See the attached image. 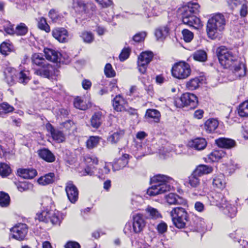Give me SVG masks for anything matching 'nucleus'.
Returning a JSON list of instances; mask_svg holds the SVG:
<instances>
[{
  "mask_svg": "<svg viewBox=\"0 0 248 248\" xmlns=\"http://www.w3.org/2000/svg\"><path fill=\"white\" fill-rule=\"evenodd\" d=\"M211 205H215L219 209L227 202L224 194L220 192H215L208 197Z\"/></svg>",
  "mask_w": 248,
  "mask_h": 248,
  "instance_id": "4468645a",
  "label": "nucleus"
},
{
  "mask_svg": "<svg viewBox=\"0 0 248 248\" xmlns=\"http://www.w3.org/2000/svg\"><path fill=\"white\" fill-rule=\"evenodd\" d=\"M188 145L196 150H203L207 145V142L205 139L197 138L189 141Z\"/></svg>",
  "mask_w": 248,
  "mask_h": 248,
  "instance_id": "6ab92c4d",
  "label": "nucleus"
},
{
  "mask_svg": "<svg viewBox=\"0 0 248 248\" xmlns=\"http://www.w3.org/2000/svg\"><path fill=\"white\" fill-rule=\"evenodd\" d=\"M104 118L105 116L102 112H94L90 120L91 126L95 128H99L104 121Z\"/></svg>",
  "mask_w": 248,
  "mask_h": 248,
  "instance_id": "412c9836",
  "label": "nucleus"
},
{
  "mask_svg": "<svg viewBox=\"0 0 248 248\" xmlns=\"http://www.w3.org/2000/svg\"><path fill=\"white\" fill-rule=\"evenodd\" d=\"M74 105L76 108L83 110L87 109L88 108L86 103L79 96L75 98Z\"/></svg>",
  "mask_w": 248,
  "mask_h": 248,
  "instance_id": "e433bc0d",
  "label": "nucleus"
},
{
  "mask_svg": "<svg viewBox=\"0 0 248 248\" xmlns=\"http://www.w3.org/2000/svg\"><path fill=\"white\" fill-rule=\"evenodd\" d=\"M17 172L20 177L24 179H32L37 175V171L33 169H20Z\"/></svg>",
  "mask_w": 248,
  "mask_h": 248,
  "instance_id": "a878e982",
  "label": "nucleus"
},
{
  "mask_svg": "<svg viewBox=\"0 0 248 248\" xmlns=\"http://www.w3.org/2000/svg\"><path fill=\"white\" fill-rule=\"evenodd\" d=\"M200 5L197 3L189 2L180 9L183 23L194 29H198L201 20L197 16L199 12Z\"/></svg>",
  "mask_w": 248,
  "mask_h": 248,
  "instance_id": "7ed1b4c3",
  "label": "nucleus"
},
{
  "mask_svg": "<svg viewBox=\"0 0 248 248\" xmlns=\"http://www.w3.org/2000/svg\"><path fill=\"white\" fill-rule=\"evenodd\" d=\"M80 36L82 37L84 42L87 43H91L93 40V35L92 32L85 31L82 32Z\"/></svg>",
  "mask_w": 248,
  "mask_h": 248,
  "instance_id": "603ef678",
  "label": "nucleus"
},
{
  "mask_svg": "<svg viewBox=\"0 0 248 248\" xmlns=\"http://www.w3.org/2000/svg\"><path fill=\"white\" fill-rule=\"evenodd\" d=\"M188 184L190 185L191 187L193 188H199L200 186V180L198 178V176L194 175V173L192 174L188 177Z\"/></svg>",
  "mask_w": 248,
  "mask_h": 248,
  "instance_id": "4c0bfd02",
  "label": "nucleus"
},
{
  "mask_svg": "<svg viewBox=\"0 0 248 248\" xmlns=\"http://www.w3.org/2000/svg\"><path fill=\"white\" fill-rule=\"evenodd\" d=\"M193 58L195 60L200 62H204L207 59V55L206 52L203 50H198L196 51L193 55Z\"/></svg>",
  "mask_w": 248,
  "mask_h": 248,
  "instance_id": "79ce46f5",
  "label": "nucleus"
},
{
  "mask_svg": "<svg viewBox=\"0 0 248 248\" xmlns=\"http://www.w3.org/2000/svg\"><path fill=\"white\" fill-rule=\"evenodd\" d=\"M225 156V153L222 150H214L209 155V159L213 162L218 161Z\"/></svg>",
  "mask_w": 248,
  "mask_h": 248,
  "instance_id": "c9c22d12",
  "label": "nucleus"
},
{
  "mask_svg": "<svg viewBox=\"0 0 248 248\" xmlns=\"http://www.w3.org/2000/svg\"><path fill=\"white\" fill-rule=\"evenodd\" d=\"M52 34L54 38L60 43H66L68 41V32L64 28H57L52 31Z\"/></svg>",
  "mask_w": 248,
  "mask_h": 248,
  "instance_id": "2eb2a0df",
  "label": "nucleus"
},
{
  "mask_svg": "<svg viewBox=\"0 0 248 248\" xmlns=\"http://www.w3.org/2000/svg\"><path fill=\"white\" fill-rule=\"evenodd\" d=\"M11 171V169L9 165L5 163H0V175L2 177L8 176Z\"/></svg>",
  "mask_w": 248,
  "mask_h": 248,
  "instance_id": "58836bf2",
  "label": "nucleus"
},
{
  "mask_svg": "<svg viewBox=\"0 0 248 248\" xmlns=\"http://www.w3.org/2000/svg\"><path fill=\"white\" fill-rule=\"evenodd\" d=\"M101 140L99 136H90L86 142L87 148L93 149L96 147Z\"/></svg>",
  "mask_w": 248,
  "mask_h": 248,
  "instance_id": "473e14b6",
  "label": "nucleus"
},
{
  "mask_svg": "<svg viewBox=\"0 0 248 248\" xmlns=\"http://www.w3.org/2000/svg\"><path fill=\"white\" fill-rule=\"evenodd\" d=\"M123 130H119L114 132L108 137V140L111 144L117 143L124 135Z\"/></svg>",
  "mask_w": 248,
  "mask_h": 248,
  "instance_id": "2f4dec72",
  "label": "nucleus"
},
{
  "mask_svg": "<svg viewBox=\"0 0 248 248\" xmlns=\"http://www.w3.org/2000/svg\"><path fill=\"white\" fill-rule=\"evenodd\" d=\"M146 211L152 218L156 219L161 217V215L157 210L151 206H148L146 209Z\"/></svg>",
  "mask_w": 248,
  "mask_h": 248,
  "instance_id": "c03bdc74",
  "label": "nucleus"
},
{
  "mask_svg": "<svg viewBox=\"0 0 248 248\" xmlns=\"http://www.w3.org/2000/svg\"><path fill=\"white\" fill-rule=\"evenodd\" d=\"M217 56L220 64L225 68H229L232 72V80L238 79L244 76L246 68L243 62L237 57L233 55L226 47L221 46L217 50Z\"/></svg>",
  "mask_w": 248,
  "mask_h": 248,
  "instance_id": "f257e3e1",
  "label": "nucleus"
},
{
  "mask_svg": "<svg viewBox=\"0 0 248 248\" xmlns=\"http://www.w3.org/2000/svg\"><path fill=\"white\" fill-rule=\"evenodd\" d=\"M79 244L75 241H69L65 245V248H80Z\"/></svg>",
  "mask_w": 248,
  "mask_h": 248,
  "instance_id": "774afa93",
  "label": "nucleus"
},
{
  "mask_svg": "<svg viewBox=\"0 0 248 248\" xmlns=\"http://www.w3.org/2000/svg\"><path fill=\"white\" fill-rule=\"evenodd\" d=\"M213 170L212 168L205 165H201L197 167L193 171L194 175L198 176L211 173Z\"/></svg>",
  "mask_w": 248,
  "mask_h": 248,
  "instance_id": "c85d7f7f",
  "label": "nucleus"
},
{
  "mask_svg": "<svg viewBox=\"0 0 248 248\" xmlns=\"http://www.w3.org/2000/svg\"><path fill=\"white\" fill-rule=\"evenodd\" d=\"M200 83V78H195L187 82L186 87L190 90H195L199 87Z\"/></svg>",
  "mask_w": 248,
  "mask_h": 248,
  "instance_id": "37998d69",
  "label": "nucleus"
},
{
  "mask_svg": "<svg viewBox=\"0 0 248 248\" xmlns=\"http://www.w3.org/2000/svg\"><path fill=\"white\" fill-rule=\"evenodd\" d=\"M58 180V176L54 172L47 173V185L53 184Z\"/></svg>",
  "mask_w": 248,
  "mask_h": 248,
  "instance_id": "e2e57ef3",
  "label": "nucleus"
},
{
  "mask_svg": "<svg viewBox=\"0 0 248 248\" xmlns=\"http://www.w3.org/2000/svg\"><path fill=\"white\" fill-rule=\"evenodd\" d=\"M182 33L183 39L186 42H190L193 38L194 35L193 32L187 29L183 30Z\"/></svg>",
  "mask_w": 248,
  "mask_h": 248,
  "instance_id": "3c124183",
  "label": "nucleus"
},
{
  "mask_svg": "<svg viewBox=\"0 0 248 248\" xmlns=\"http://www.w3.org/2000/svg\"><path fill=\"white\" fill-rule=\"evenodd\" d=\"M145 117L147 119H153L155 122L157 123L160 120V113L156 109H148L146 111Z\"/></svg>",
  "mask_w": 248,
  "mask_h": 248,
  "instance_id": "72a5a7b5",
  "label": "nucleus"
},
{
  "mask_svg": "<svg viewBox=\"0 0 248 248\" xmlns=\"http://www.w3.org/2000/svg\"><path fill=\"white\" fill-rule=\"evenodd\" d=\"M16 76L17 81L20 83L26 84L30 80L29 72L27 71H21Z\"/></svg>",
  "mask_w": 248,
  "mask_h": 248,
  "instance_id": "f704fd0d",
  "label": "nucleus"
},
{
  "mask_svg": "<svg viewBox=\"0 0 248 248\" xmlns=\"http://www.w3.org/2000/svg\"><path fill=\"white\" fill-rule=\"evenodd\" d=\"M32 63L36 67L34 73L44 78H46V61L41 53H35L31 57Z\"/></svg>",
  "mask_w": 248,
  "mask_h": 248,
  "instance_id": "6e6552de",
  "label": "nucleus"
},
{
  "mask_svg": "<svg viewBox=\"0 0 248 248\" xmlns=\"http://www.w3.org/2000/svg\"><path fill=\"white\" fill-rule=\"evenodd\" d=\"M169 31L167 26L160 27L156 29L155 34L158 40H162L168 35Z\"/></svg>",
  "mask_w": 248,
  "mask_h": 248,
  "instance_id": "c756f323",
  "label": "nucleus"
},
{
  "mask_svg": "<svg viewBox=\"0 0 248 248\" xmlns=\"http://www.w3.org/2000/svg\"><path fill=\"white\" fill-rule=\"evenodd\" d=\"M28 231V226L25 224H18L11 229L12 237L19 241L25 239Z\"/></svg>",
  "mask_w": 248,
  "mask_h": 248,
  "instance_id": "9b49d317",
  "label": "nucleus"
},
{
  "mask_svg": "<svg viewBox=\"0 0 248 248\" xmlns=\"http://www.w3.org/2000/svg\"><path fill=\"white\" fill-rule=\"evenodd\" d=\"M74 4L78 7L81 11L84 12L85 9L86 7V3H85L82 0H74Z\"/></svg>",
  "mask_w": 248,
  "mask_h": 248,
  "instance_id": "0e129e2a",
  "label": "nucleus"
},
{
  "mask_svg": "<svg viewBox=\"0 0 248 248\" xmlns=\"http://www.w3.org/2000/svg\"><path fill=\"white\" fill-rule=\"evenodd\" d=\"M16 34L17 35H24L28 32V28L24 23H21L15 29Z\"/></svg>",
  "mask_w": 248,
  "mask_h": 248,
  "instance_id": "49530a36",
  "label": "nucleus"
},
{
  "mask_svg": "<svg viewBox=\"0 0 248 248\" xmlns=\"http://www.w3.org/2000/svg\"><path fill=\"white\" fill-rule=\"evenodd\" d=\"M132 218V231L135 233L142 232L146 226V221L143 215L137 214L133 215Z\"/></svg>",
  "mask_w": 248,
  "mask_h": 248,
  "instance_id": "f8f14e48",
  "label": "nucleus"
},
{
  "mask_svg": "<svg viewBox=\"0 0 248 248\" xmlns=\"http://www.w3.org/2000/svg\"><path fill=\"white\" fill-rule=\"evenodd\" d=\"M47 214L49 215L50 221L53 225H60L62 220V217L59 211L56 210L55 211H50L47 212Z\"/></svg>",
  "mask_w": 248,
  "mask_h": 248,
  "instance_id": "cd10ccee",
  "label": "nucleus"
},
{
  "mask_svg": "<svg viewBox=\"0 0 248 248\" xmlns=\"http://www.w3.org/2000/svg\"><path fill=\"white\" fill-rule=\"evenodd\" d=\"M46 209L45 207H43V209L41 211L38 212L35 217L36 220H38L39 222H46Z\"/></svg>",
  "mask_w": 248,
  "mask_h": 248,
  "instance_id": "8fccbe9b",
  "label": "nucleus"
},
{
  "mask_svg": "<svg viewBox=\"0 0 248 248\" xmlns=\"http://www.w3.org/2000/svg\"><path fill=\"white\" fill-rule=\"evenodd\" d=\"M112 101L113 108L115 111L123 112L126 110L127 102L120 95L116 96Z\"/></svg>",
  "mask_w": 248,
  "mask_h": 248,
  "instance_id": "dca6fc26",
  "label": "nucleus"
},
{
  "mask_svg": "<svg viewBox=\"0 0 248 248\" xmlns=\"http://www.w3.org/2000/svg\"><path fill=\"white\" fill-rule=\"evenodd\" d=\"M218 121L214 118H210L204 123L203 129L207 133H213L218 126Z\"/></svg>",
  "mask_w": 248,
  "mask_h": 248,
  "instance_id": "aec40b11",
  "label": "nucleus"
},
{
  "mask_svg": "<svg viewBox=\"0 0 248 248\" xmlns=\"http://www.w3.org/2000/svg\"><path fill=\"white\" fill-rule=\"evenodd\" d=\"M38 27L43 31H46V19L44 17L39 18L37 19Z\"/></svg>",
  "mask_w": 248,
  "mask_h": 248,
  "instance_id": "13d9d810",
  "label": "nucleus"
},
{
  "mask_svg": "<svg viewBox=\"0 0 248 248\" xmlns=\"http://www.w3.org/2000/svg\"><path fill=\"white\" fill-rule=\"evenodd\" d=\"M167 202L169 204H180L185 205L186 201L183 198L174 193H170L165 197Z\"/></svg>",
  "mask_w": 248,
  "mask_h": 248,
  "instance_id": "5701e85b",
  "label": "nucleus"
},
{
  "mask_svg": "<svg viewBox=\"0 0 248 248\" xmlns=\"http://www.w3.org/2000/svg\"><path fill=\"white\" fill-rule=\"evenodd\" d=\"M226 25L224 16L220 13L213 15L209 18L206 25L208 36L213 39L217 38L220 32L223 31Z\"/></svg>",
  "mask_w": 248,
  "mask_h": 248,
  "instance_id": "20e7f679",
  "label": "nucleus"
},
{
  "mask_svg": "<svg viewBox=\"0 0 248 248\" xmlns=\"http://www.w3.org/2000/svg\"><path fill=\"white\" fill-rule=\"evenodd\" d=\"M170 216L173 224L179 229L185 228L189 221V216L187 211L180 206L173 208L170 212Z\"/></svg>",
  "mask_w": 248,
  "mask_h": 248,
  "instance_id": "423d86ee",
  "label": "nucleus"
},
{
  "mask_svg": "<svg viewBox=\"0 0 248 248\" xmlns=\"http://www.w3.org/2000/svg\"><path fill=\"white\" fill-rule=\"evenodd\" d=\"M104 72L105 75L108 78L114 77L115 76V72L110 63L106 64L104 68Z\"/></svg>",
  "mask_w": 248,
  "mask_h": 248,
  "instance_id": "864d4df0",
  "label": "nucleus"
},
{
  "mask_svg": "<svg viewBox=\"0 0 248 248\" xmlns=\"http://www.w3.org/2000/svg\"><path fill=\"white\" fill-rule=\"evenodd\" d=\"M47 130L50 132L53 139L57 142L61 143L65 141L64 134L62 131L55 129L49 123H47Z\"/></svg>",
  "mask_w": 248,
  "mask_h": 248,
  "instance_id": "a211bd4d",
  "label": "nucleus"
},
{
  "mask_svg": "<svg viewBox=\"0 0 248 248\" xmlns=\"http://www.w3.org/2000/svg\"><path fill=\"white\" fill-rule=\"evenodd\" d=\"M103 7H108L111 6L113 2L112 0H95Z\"/></svg>",
  "mask_w": 248,
  "mask_h": 248,
  "instance_id": "338daca9",
  "label": "nucleus"
},
{
  "mask_svg": "<svg viewBox=\"0 0 248 248\" xmlns=\"http://www.w3.org/2000/svg\"><path fill=\"white\" fill-rule=\"evenodd\" d=\"M197 97L193 93H186L180 98H176L174 101V105L177 108L189 107L190 109L195 108L198 105Z\"/></svg>",
  "mask_w": 248,
  "mask_h": 248,
  "instance_id": "0eeeda50",
  "label": "nucleus"
},
{
  "mask_svg": "<svg viewBox=\"0 0 248 248\" xmlns=\"http://www.w3.org/2000/svg\"><path fill=\"white\" fill-rule=\"evenodd\" d=\"M10 199L9 195L3 192H0V206L3 207L8 206Z\"/></svg>",
  "mask_w": 248,
  "mask_h": 248,
  "instance_id": "ea45409f",
  "label": "nucleus"
},
{
  "mask_svg": "<svg viewBox=\"0 0 248 248\" xmlns=\"http://www.w3.org/2000/svg\"><path fill=\"white\" fill-rule=\"evenodd\" d=\"M152 186L147 190L150 196H156L170 191L173 188L174 180L167 175L158 174L151 179Z\"/></svg>",
  "mask_w": 248,
  "mask_h": 248,
  "instance_id": "f03ea898",
  "label": "nucleus"
},
{
  "mask_svg": "<svg viewBox=\"0 0 248 248\" xmlns=\"http://www.w3.org/2000/svg\"><path fill=\"white\" fill-rule=\"evenodd\" d=\"M171 73L172 75L178 79H185L189 76L191 69L187 63L180 62L172 67Z\"/></svg>",
  "mask_w": 248,
  "mask_h": 248,
  "instance_id": "1a4fd4ad",
  "label": "nucleus"
},
{
  "mask_svg": "<svg viewBox=\"0 0 248 248\" xmlns=\"http://www.w3.org/2000/svg\"><path fill=\"white\" fill-rule=\"evenodd\" d=\"M238 112L241 117L248 116V101L239 105Z\"/></svg>",
  "mask_w": 248,
  "mask_h": 248,
  "instance_id": "a19ab883",
  "label": "nucleus"
},
{
  "mask_svg": "<svg viewBox=\"0 0 248 248\" xmlns=\"http://www.w3.org/2000/svg\"><path fill=\"white\" fill-rule=\"evenodd\" d=\"M129 157V155L125 154L121 157H120L115 161L112 165L113 170H119L126 166L128 162V159Z\"/></svg>",
  "mask_w": 248,
  "mask_h": 248,
  "instance_id": "b1692460",
  "label": "nucleus"
},
{
  "mask_svg": "<svg viewBox=\"0 0 248 248\" xmlns=\"http://www.w3.org/2000/svg\"><path fill=\"white\" fill-rule=\"evenodd\" d=\"M248 1L242 4L240 7V15L242 17H245L248 14V7L247 5Z\"/></svg>",
  "mask_w": 248,
  "mask_h": 248,
  "instance_id": "680f3d73",
  "label": "nucleus"
},
{
  "mask_svg": "<svg viewBox=\"0 0 248 248\" xmlns=\"http://www.w3.org/2000/svg\"><path fill=\"white\" fill-rule=\"evenodd\" d=\"M146 36V33L145 32H139L133 36V39L135 42H140L144 40Z\"/></svg>",
  "mask_w": 248,
  "mask_h": 248,
  "instance_id": "052dcab7",
  "label": "nucleus"
},
{
  "mask_svg": "<svg viewBox=\"0 0 248 248\" xmlns=\"http://www.w3.org/2000/svg\"><path fill=\"white\" fill-rule=\"evenodd\" d=\"M16 73L15 69H11L10 71L8 70V72L5 73L6 82L10 86L14 85L17 80Z\"/></svg>",
  "mask_w": 248,
  "mask_h": 248,
  "instance_id": "7c9ffc66",
  "label": "nucleus"
},
{
  "mask_svg": "<svg viewBox=\"0 0 248 248\" xmlns=\"http://www.w3.org/2000/svg\"><path fill=\"white\" fill-rule=\"evenodd\" d=\"M220 209L224 214L231 218L235 217L237 212V208L228 202L223 205Z\"/></svg>",
  "mask_w": 248,
  "mask_h": 248,
  "instance_id": "4be33fe9",
  "label": "nucleus"
},
{
  "mask_svg": "<svg viewBox=\"0 0 248 248\" xmlns=\"http://www.w3.org/2000/svg\"><path fill=\"white\" fill-rule=\"evenodd\" d=\"M153 58V54L150 51L143 52L139 56L138 66L140 73L144 74L146 73L147 65L152 61Z\"/></svg>",
  "mask_w": 248,
  "mask_h": 248,
  "instance_id": "9d476101",
  "label": "nucleus"
},
{
  "mask_svg": "<svg viewBox=\"0 0 248 248\" xmlns=\"http://www.w3.org/2000/svg\"><path fill=\"white\" fill-rule=\"evenodd\" d=\"M61 125L66 131L70 133L71 132H73L74 129L75 128V125L74 123L71 120H67L64 122L61 123Z\"/></svg>",
  "mask_w": 248,
  "mask_h": 248,
  "instance_id": "09e8293b",
  "label": "nucleus"
},
{
  "mask_svg": "<svg viewBox=\"0 0 248 248\" xmlns=\"http://www.w3.org/2000/svg\"><path fill=\"white\" fill-rule=\"evenodd\" d=\"M47 61L54 63L53 66L47 64V78L56 79L59 74L58 68L62 62V54L56 50L47 48Z\"/></svg>",
  "mask_w": 248,
  "mask_h": 248,
  "instance_id": "39448f33",
  "label": "nucleus"
},
{
  "mask_svg": "<svg viewBox=\"0 0 248 248\" xmlns=\"http://www.w3.org/2000/svg\"><path fill=\"white\" fill-rule=\"evenodd\" d=\"M14 110L13 106L10 105L7 103H3L0 104V114L8 113L12 112Z\"/></svg>",
  "mask_w": 248,
  "mask_h": 248,
  "instance_id": "a18cd8bd",
  "label": "nucleus"
},
{
  "mask_svg": "<svg viewBox=\"0 0 248 248\" xmlns=\"http://www.w3.org/2000/svg\"><path fill=\"white\" fill-rule=\"evenodd\" d=\"M246 1V0H228V3L232 9H234L239 7Z\"/></svg>",
  "mask_w": 248,
  "mask_h": 248,
  "instance_id": "6e6d98bb",
  "label": "nucleus"
},
{
  "mask_svg": "<svg viewBox=\"0 0 248 248\" xmlns=\"http://www.w3.org/2000/svg\"><path fill=\"white\" fill-rule=\"evenodd\" d=\"M49 16L53 22L59 21L61 18V16L58 14V12L54 9L49 11Z\"/></svg>",
  "mask_w": 248,
  "mask_h": 248,
  "instance_id": "4d7b16f0",
  "label": "nucleus"
},
{
  "mask_svg": "<svg viewBox=\"0 0 248 248\" xmlns=\"http://www.w3.org/2000/svg\"><path fill=\"white\" fill-rule=\"evenodd\" d=\"M65 189L69 201L71 203H75L77 201L78 196V191L77 187L72 182L69 181L66 183Z\"/></svg>",
  "mask_w": 248,
  "mask_h": 248,
  "instance_id": "ddd939ff",
  "label": "nucleus"
},
{
  "mask_svg": "<svg viewBox=\"0 0 248 248\" xmlns=\"http://www.w3.org/2000/svg\"><path fill=\"white\" fill-rule=\"evenodd\" d=\"M12 45L6 42H3L0 46V51L1 54L7 55L9 52L12 51Z\"/></svg>",
  "mask_w": 248,
  "mask_h": 248,
  "instance_id": "de8ad7c7",
  "label": "nucleus"
},
{
  "mask_svg": "<svg viewBox=\"0 0 248 248\" xmlns=\"http://www.w3.org/2000/svg\"><path fill=\"white\" fill-rule=\"evenodd\" d=\"M84 160L87 165L85 169L86 174L92 175L93 173V169L94 168V166L98 164V159L94 156H86Z\"/></svg>",
  "mask_w": 248,
  "mask_h": 248,
  "instance_id": "f3484780",
  "label": "nucleus"
},
{
  "mask_svg": "<svg viewBox=\"0 0 248 248\" xmlns=\"http://www.w3.org/2000/svg\"><path fill=\"white\" fill-rule=\"evenodd\" d=\"M216 143L218 146L230 149L235 146V141L231 139H227L225 138H220L216 140Z\"/></svg>",
  "mask_w": 248,
  "mask_h": 248,
  "instance_id": "393cba45",
  "label": "nucleus"
},
{
  "mask_svg": "<svg viewBox=\"0 0 248 248\" xmlns=\"http://www.w3.org/2000/svg\"><path fill=\"white\" fill-rule=\"evenodd\" d=\"M213 185L214 188L222 190L226 186L224 176L222 174H220L216 176L213 180Z\"/></svg>",
  "mask_w": 248,
  "mask_h": 248,
  "instance_id": "bb28decb",
  "label": "nucleus"
},
{
  "mask_svg": "<svg viewBox=\"0 0 248 248\" xmlns=\"http://www.w3.org/2000/svg\"><path fill=\"white\" fill-rule=\"evenodd\" d=\"M96 7L95 4L92 2H89L86 3V7L84 12L89 15H92L96 11Z\"/></svg>",
  "mask_w": 248,
  "mask_h": 248,
  "instance_id": "5fc2aeb1",
  "label": "nucleus"
},
{
  "mask_svg": "<svg viewBox=\"0 0 248 248\" xmlns=\"http://www.w3.org/2000/svg\"><path fill=\"white\" fill-rule=\"evenodd\" d=\"M130 50L128 48H124L119 55L121 61H124L127 59L129 55Z\"/></svg>",
  "mask_w": 248,
  "mask_h": 248,
  "instance_id": "bf43d9fd",
  "label": "nucleus"
},
{
  "mask_svg": "<svg viewBox=\"0 0 248 248\" xmlns=\"http://www.w3.org/2000/svg\"><path fill=\"white\" fill-rule=\"evenodd\" d=\"M168 226L164 222H161L157 226V230L159 233L162 234L167 231Z\"/></svg>",
  "mask_w": 248,
  "mask_h": 248,
  "instance_id": "69168bd1",
  "label": "nucleus"
}]
</instances>
